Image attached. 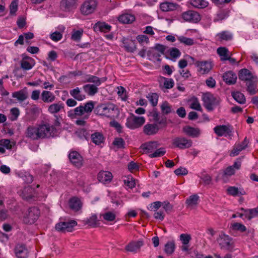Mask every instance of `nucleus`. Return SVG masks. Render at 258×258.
Returning a JSON list of instances; mask_svg holds the SVG:
<instances>
[{
	"label": "nucleus",
	"instance_id": "obj_1",
	"mask_svg": "<svg viewBox=\"0 0 258 258\" xmlns=\"http://www.w3.org/2000/svg\"><path fill=\"white\" fill-rule=\"evenodd\" d=\"M94 107L92 101H89L85 104L84 106L80 105L74 109L71 110L68 112V116L72 119L76 118L77 116H81L85 113L87 114L84 116V119H88L89 114L93 110Z\"/></svg>",
	"mask_w": 258,
	"mask_h": 258
},
{
	"label": "nucleus",
	"instance_id": "obj_2",
	"mask_svg": "<svg viewBox=\"0 0 258 258\" xmlns=\"http://www.w3.org/2000/svg\"><path fill=\"white\" fill-rule=\"evenodd\" d=\"M37 127L40 139L53 137L56 133V129L49 123L40 124Z\"/></svg>",
	"mask_w": 258,
	"mask_h": 258
},
{
	"label": "nucleus",
	"instance_id": "obj_3",
	"mask_svg": "<svg viewBox=\"0 0 258 258\" xmlns=\"http://www.w3.org/2000/svg\"><path fill=\"white\" fill-rule=\"evenodd\" d=\"M77 222L74 220L64 219L55 225L56 230L61 232H72Z\"/></svg>",
	"mask_w": 258,
	"mask_h": 258
},
{
	"label": "nucleus",
	"instance_id": "obj_4",
	"mask_svg": "<svg viewBox=\"0 0 258 258\" xmlns=\"http://www.w3.org/2000/svg\"><path fill=\"white\" fill-rule=\"evenodd\" d=\"M145 122L143 116H136L132 114L126 119V126L130 129H135L142 126Z\"/></svg>",
	"mask_w": 258,
	"mask_h": 258
},
{
	"label": "nucleus",
	"instance_id": "obj_5",
	"mask_svg": "<svg viewBox=\"0 0 258 258\" xmlns=\"http://www.w3.org/2000/svg\"><path fill=\"white\" fill-rule=\"evenodd\" d=\"M172 145L180 149H188L192 146V141L184 137H176L173 140Z\"/></svg>",
	"mask_w": 258,
	"mask_h": 258
},
{
	"label": "nucleus",
	"instance_id": "obj_6",
	"mask_svg": "<svg viewBox=\"0 0 258 258\" xmlns=\"http://www.w3.org/2000/svg\"><path fill=\"white\" fill-rule=\"evenodd\" d=\"M97 6L96 0H87L85 1L81 7V11L84 15L91 14L95 10Z\"/></svg>",
	"mask_w": 258,
	"mask_h": 258
},
{
	"label": "nucleus",
	"instance_id": "obj_7",
	"mask_svg": "<svg viewBox=\"0 0 258 258\" xmlns=\"http://www.w3.org/2000/svg\"><path fill=\"white\" fill-rule=\"evenodd\" d=\"M204 106L208 111L213 110V106L216 103V99L213 94L210 93H204L202 96Z\"/></svg>",
	"mask_w": 258,
	"mask_h": 258
},
{
	"label": "nucleus",
	"instance_id": "obj_8",
	"mask_svg": "<svg viewBox=\"0 0 258 258\" xmlns=\"http://www.w3.org/2000/svg\"><path fill=\"white\" fill-rule=\"evenodd\" d=\"M39 211H26L23 216V222L26 224H33L39 216Z\"/></svg>",
	"mask_w": 258,
	"mask_h": 258
},
{
	"label": "nucleus",
	"instance_id": "obj_9",
	"mask_svg": "<svg viewBox=\"0 0 258 258\" xmlns=\"http://www.w3.org/2000/svg\"><path fill=\"white\" fill-rule=\"evenodd\" d=\"M182 18L187 22L197 23L201 20L199 14L194 11H187L182 13Z\"/></svg>",
	"mask_w": 258,
	"mask_h": 258
},
{
	"label": "nucleus",
	"instance_id": "obj_10",
	"mask_svg": "<svg viewBox=\"0 0 258 258\" xmlns=\"http://www.w3.org/2000/svg\"><path fill=\"white\" fill-rule=\"evenodd\" d=\"M258 79L257 77L245 83L246 90L250 95H253L258 92Z\"/></svg>",
	"mask_w": 258,
	"mask_h": 258
},
{
	"label": "nucleus",
	"instance_id": "obj_11",
	"mask_svg": "<svg viewBox=\"0 0 258 258\" xmlns=\"http://www.w3.org/2000/svg\"><path fill=\"white\" fill-rule=\"evenodd\" d=\"M71 162L76 167L80 168L83 165V157L77 151H71L69 154Z\"/></svg>",
	"mask_w": 258,
	"mask_h": 258
},
{
	"label": "nucleus",
	"instance_id": "obj_12",
	"mask_svg": "<svg viewBox=\"0 0 258 258\" xmlns=\"http://www.w3.org/2000/svg\"><path fill=\"white\" fill-rule=\"evenodd\" d=\"M22 59L21 61V67L25 70L31 69L35 65V60L32 57L26 55L25 54H22Z\"/></svg>",
	"mask_w": 258,
	"mask_h": 258
},
{
	"label": "nucleus",
	"instance_id": "obj_13",
	"mask_svg": "<svg viewBox=\"0 0 258 258\" xmlns=\"http://www.w3.org/2000/svg\"><path fill=\"white\" fill-rule=\"evenodd\" d=\"M159 129L157 123H147L143 127V132L147 136H153L158 133Z\"/></svg>",
	"mask_w": 258,
	"mask_h": 258
},
{
	"label": "nucleus",
	"instance_id": "obj_14",
	"mask_svg": "<svg viewBox=\"0 0 258 258\" xmlns=\"http://www.w3.org/2000/svg\"><path fill=\"white\" fill-rule=\"evenodd\" d=\"M159 146V144L157 141H150L143 144L140 148L144 153L149 154L152 153Z\"/></svg>",
	"mask_w": 258,
	"mask_h": 258
},
{
	"label": "nucleus",
	"instance_id": "obj_15",
	"mask_svg": "<svg viewBox=\"0 0 258 258\" xmlns=\"http://www.w3.org/2000/svg\"><path fill=\"white\" fill-rule=\"evenodd\" d=\"M35 195L34 189L31 186H28L25 187L23 190L22 197L24 200L30 202L35 200Z\"/></svg>",
	"mask_w": 258,
	"mask_h": 258
},
{
	"label": "nucleus",
	"instance_id": "obj_16",
	"mask_svg": "<svg viewBox=\"0 0 258 258\" xmlns=\"http://www.w3.org/2000/svg\"><path fill=\"white\" fill-rule=\"evenodd\" d=\"M114 106L113 104H102L99 107L98 110L101 115L110 117L114 111Z\"/></svg>",
	"mask_w": 258,
	"mask_h": 258
},
{
	"label": "nucleus",
	"instance_id": "obj_17",
	"mask_svg": "<svg viewBox=\"0 0 258 258\" xmlns=\"http://www.w3.org/2000/svg\"><path fill=\"white\" fill-rule=\"evenodd\" d=\"M15 253L18 258H27L29 251L24 244H17L15 248Z\"/></svg>",
	"mask_w": 258,
	"mask_h": 258
},
{
	"label": "nucleus",
	"instance_id": "obj_18",
	"mask_svg": "<svg viewBox=\"0 0 258 258\" xmlns=\"http://www.w3.org/2000/svg\"><path fill=\"white\" fill-rule=\"evenodd\" d=\"M112 177V173L107 171H101L97 175L98 180L104 184L109 183L111 181Z\"/></svg>",
	"mask_w": 258,
	"mask_h": 258
},
{
	"label": "nucleus",
	"instance_id": "obj_19",
	"mask_svg": "<svg viewBox=\"0 0 258 258\" xmlns=\"http://www.w3.org/2000/svg\"><path fill=\"white\" fill-rule=\"evenodd\" d=\"M255 77L256 76L253 75L251 72L247 69H242L239 71V79L244 81L245 83Z\"/></svg>",
	"mask_w": 258,
	"mask_h": 258
},
{
	"label": "nucleus",
	"instance_id": "obj_20",
	"mask_svg": "<svg viewBox=\"0 0 258 258\" xmlns=\"http://www.w3.org/2000/svg\"><path fill=\"white\" fill-rule=\"evenodd\" d=\"M183 132L187 136L191 138H198L201 134L200 130L198 128H195L189 125L183 127Z\"/></svg>",
	"mask_w": 258,
	"mask_h": 258
},
{
	"label": "nucleus",
	"instance_id": "obj_21",
	"mask_svg": "<svg viewBox=\"0 0 258 258\" xmlns=\"http://www.w3.org/2000/svg\"><path fill=\"white\" fill-rule=\"evenodd\" d=\"M143 244L142 240L133 241L125 246V249L130 252H137Z\"/></svg>",
	"mask_w": 258,
	"mask_h": 258
},
{
	"label": "nucleus",
	"instance_id": "obj_22",
	"mask_svg": "<svg viewBox=\"0 0 258 258\" xmlns=\"http://www.w3.org/2000/svg\"><path fill=\"white\" fill-rule=\"evenodd\" d=\"M26 135L27 137L34 140L40 139L37 127L33 126H28L26 130Z\"/></svg>",
	"mask_w": 258,
	"mask_h": 258
},
{
	"label": "nucleus",
	"instance_id": "obj_23",
	"mask_svg": "<svg viewBox=\"0 0 258 258\" xmlns=\"http://www.w3.org/2000/svg\"><path fill=\"white\" fill-rule=\"evenodd\" d=\"M197 66L200 68V72L202 74H208L212 68L211 62L208 61H198Z\"/></svg>",
	"mask_w": 258,
	"mask_h": 258
},
{
	"label": "nucleus",
	"instance_id": "obj_24",
	"mask_svg": "<svg viewBox=\"0 0 258 258\" xmlns=\"http://www.w3.org/2000/svg\"><path fill=\"white\" fill-rule=\"evenodd\" d=\"M160 79V82L163 81V84H160V86L162 90L164 92H165V89H170L174 87V82L172 79L164 77H161Z\"/></svg>",
	"mask_w": 258,
	"mask_h": 258
},
{
	"label": "nucleus",
	"instance_id": "obj_25",
	"mask_svg": "<svg viewBox=\"0 0 258 258\" xmlns=\"http://www.w3.org/2000/svg\"><path fill=\"white\" fill-rule=\"evenodd\" d=\"M69 206L72 210H81L83 206V202L80 198L74 197L70 199Z\"/></svg>",
	"mask_w": 258,
	"mask_h": 258
},
{
	"label": "nucleus",
	"instance_id": "obj_26",
	"mask_svg": "<svg viewBox=\"0 0 258 258\" xmlns=\"http://www.w3.org/2000/svg\"><path fill=\"white\" fill-rule=\"evenodd\" d=\"M228 194L233 197L240 196L246 194L245 191L242 188H238L235 186H228L227 188Z\"/></svg>",
	"mask_w": 258,
	"mask_h": 258
},
{
	"label": "nucleus",
	"instance_id": "obj_27",
	"mask_svg": "<svg viewBox=\"0 0 258 258\" xmlns=\"http://www.w3.org/2000/svg\"><path fill=\"white\" fill-rule=\"evenodd\" d=\"M83 89L90 96H94L98 92V87L91 84L84 85Z\"/></svg>",
	"mask_w": 258,
	"mask_h": 258
},
{
	"label": "nucleus",
	"instance_id": "obj_28",
	"mask_svg": "<svg viewBox=\"0 0 258 258\" xmlns=\"http://www.w3.org/2000/svg\"><path fill=\"white\" fill-rule=\"evenodd\" d=\"M241 165V160L239 158H237L232 166L227 167V175L231 176L235 173L236 170H239Z\"/></svg>",
	"mask_w": 258,
	"mask_h": 258
},
{
	"label": "nucleus",
	"instance_id": "obj_29",
	"mask_svg": "<svg viewBox=\"0 0 258 258\" xmlns=\"http://www.w3.org/2000/svg\"><path fill=\"white\" fill-rule=\"evenodd\" d=\"M70 95L78 101H82L86 98V95L82 93L79 87H76L70 91Z\"/></svg>",
	"mask_w": 258,
	"mask_h": 258
},
{
	"label": "nucleus",
	"instance_id": "obj_30",
	"mask_svg": "<svg viewBox=\"0 0 258 258\" xmlns=\"http://www.w3.org/2000/svg\"><path fill=\"white\" fill-rule=\"evenodd\" d=\"M111 27L105 22H98L94 26L95 31H99L104 33H107L110 31Z\"/></svg>",
	"mask_w": 258,
	"mask_h": 258
},
{
	"label": "nucleus",
	"instance_id": "obj_31",
	"mask_svg": "<svg viewBox=\"0 0 258 258\" xmlns=\"http://www.w3.org/2000/svg\"><path fill=\"white\" fill-rule=\"evenodd\" d=\"M63 108L64 104L61 101H59L57 103L51 104L48 108V111L51 114H55L59 112Z\"/></svg>",
	"mask_w": 258,
	"mask_h": 258
},
{
	"label": "nucleus",
	"instance_id": "obj_32",
	"mask_svg": "<svg viewBox=\"0 0 258 258\" xmlns=\"http://www.w3.org/2000/svg\"><path fill=\"white\" fill-rule=\"evenodd\" d=\"M77 0H62L61 6L66 11H70L76 8Z\"/></svg>",
	"mask_w": 258,
	"mask_h": 258
},
{
	"label": "nucleus",
	"instance_id": "obj_33",
	"mask_svg": "<svg viewBox=\"0 0 258 258\" xmlns=\"http://www.w3.org/2000/svg\"><path fill=\"white\" fill-rule=\"evenodd\" d=\"M118 20L123 24H131L135 20V17L134 15L126 13L119 16Z\"/></svg>",
	"mask_w": 258,
	"mask_h": 258
},
{
	"label": "nucleus",
	"instance_id": "obj_34",
	"mask_svg": "<svg viewBox=\"0 0 258 258\" xmlns=\"http://www.w3.org/2000/svg\"><path fill=\"white\" fill-rule=\"evenodd\" d=\"M83 221L85 224H87L91 227H97L99 225V221L97 218V215L95 214L92 215L89 218L85 219Z\"/></svg>",
	"mask_w": 258,
	"mask_h": 258
},
{
	"label": "nucleus",
	"instance_id": "obj_35",
	"mask_svg": "<svg viewBox=\"0 0 258 258\" xmlns=\"http://www.w3.org/2000/svg\"><path fill=\"white\" fill-rule=\"evenodd\" d=\"M41 98L45 103H51L54 101L55 97L52 93L48 91H43L41 93Z\"/></svg>",
	"mask_w": 258,
	"mask_h": 258
},
{
	"label": "nucleus",
	"instance_id": "obj_36",
	"mask_svg": "<svg viewBox=\"0 0 258 258\" xmlns=\"http://www.w3.org/2000/svg\"><path fill=\"white\" fill-rule=\"evenodd\" d=\"M178 5L173 3L164 2L160 5V9L162 11H172L177 9Z\"/></svg>",
	"mask_w": 258,
	"mask_h": 258
},
{
	"label": "nucleus",
	"instance_id": "obj_37",
	"mask_svg": "<svg viewBox=\"0 0 258 258\" xmlns=\"http://www.w3.org/2000/svg\"><path fill=\"white\" fill-rule=\"evenodd\" d=\"M84 83L89 82L92 83L94 85L98 87L101 85V80L100 78L91 75H86L85 76Z\"/></svg>",
	"mask_w": 258,
	"mask_h": 258
},
{
	"label": "nucleus",
	"instance_id": "obj_38",
	"mask_svg": "<svg viewBox=\"0 0 258 258\" xmlns=\"http://www.w3.org/2000/svg\"><path fill=\"white\" fill-rule=\"evenodd\" d=\"M78 184L87 192L90 190V185L91 183L89 182L88 179L85 176H81L78 179Z\"/></svg>",
	"mask_w": 258,
	"mask_h": 258
},
{
	"label": "nucleus",
	"instance_id": "obj_39",
	"mask_svg": "<svg viewBox=\"0 0 258 258\" xmlns=\"http://www.w3.org/2000/svg\"><path fill=\"white\" fill-rule=\"evenodd\" d=\"M147 56L150 60L152 61H159L160 60V57L161 54L160 53L156 51V50L151 48L147 52Z\"/></svg>",
	"mask_w": 258,
	"mask_h": 258
},
{
	"label": "nucleus",
	"instance_id": "obj_40",
	"mask_svg": "<svg viewBox=\"0 0 258 258\" xmlns=\"http://www.w3.org/2000/svg\"><path fill=\"white\" fill-rule=\"evenodd\" d=\"M199 196L197 194L192 195L187 198L185 203L188 208H192L194 206L197 205L199 201Z\"/></svg>",
	"mask_w": 258,
	"mask_h": 258
},
{
	"label": "nucleus",
	"instance_id": "obj_41",
	"mask_svg": "<svg viewBox=\"0 0 258 258\" xmlns=\"http://www.w3.org/2000/svg\"><path fill=\"white\" fill-rule=\"evenodd\" d=\"M92 142L96 145H99L103 143L104 138L102 133L99 132H95L91 136Z\"/></svg>",
	"mask_w": 258,
	"mask_h": 258
},
{
	"label": "nucleus",
	"instance_id": "obj_42",
	"mask_svg": "<svg viewBox=\"0 0 258 258\" xmlns=\"http://www.w3.org/2000/svg\"><path fill=\"white\" fill-rule=\"evenodd\" d=\"M12 97L16 98L19 102H23L25 100L27 97V93L23 90L14 92L12 93Z\"/></svg>",
	"mask_w": 258,
	"mask_h": 258
},
{
	"label": "nucleus",
	"instance_id": "obj_43",
	"mask_svg": "<svg viewBox=\"0 0 258 258\" xmlns=\"http://www.w3.org/2000/svg\"><path fill=\"white\" fill-rule=\"evenodd\" d=\"M232 96L233 99L238 103L243 104L245 103L246 99L245 96L239 91L233 92Z\"/></svg>",
	"mask_w": 258,
	"mask_h": 258
},
{
	"label": "nucleus",
	"instance_id": "obj_44",
	"mask_svg": "<svg viewBox=\"0 0 258 258\" xmlns=\"http://www.w3.org/2000/svg\"><path fill=\"white\" fill-rule=\"evenodd\" d=\"M190 4L198 9H204L208 6V2L205 0H190Z\"/></svg>",
	"mask_w": 258,
	"mask_h": 258
},
{
	"label": "nucleus",
	"instance_id": "obj_45",
	"mask_svg": "<svg viewBox=\"0 0 258 258\" xmlns=\"http://www.w3.org/2000/svg\"><path fill=\"white\" fill-rule=\"evenodd\" d=\"M161 110L163 114L167 115L174 111L172 108V106L167 101H164L161 105Z\"/></svg>",
	"mask_w": 258,
	"mask_h": 258
},
{
	"label": "nucleus",
	"instance_id": "obj_46",
	"mask_svg": "<svg viewBox=\"0 0 258 258\" xmlns=\"http://www.w3.org/2000/svg\"><path fill=\"white\" fill-rule=\"evenodd\" d=\"M237 79V75L234 72L231 71L227 72V84L229 85L235 84Z\"/></svg>",
	"mask_w": 258,
	"mask_h": 258
},
{
	"label": "nucleus",
	"instance_id": "obj_47",
	"mask_svg": "<svg viewBox=\"0 0 258 258\" xmlns=\"http://www.w3.org/2000/svg\"><path fill=\"white\" fill-rule=\"evenodd\" d=\"M238 136L237 132L234 130L233 127L229 124H227V139L231 140L237 138Z\"/></svg>",
	"mask_w": 258,
	"mask_h": 258
},
{
	"label": "nucleus",
	"instance_id": "obj_48",
	"mask_svg": "<svg viewBox=\"0 0 258 258\" xmlns=\"http://www.w3.org/2000/svg\"><path fill=\"white\" fill-rule=\"evenodd\" d=\"M83 30L74 29L72 32L71 39L75 42H80L83 34Z\"/></svg>",
	"mask_w": 258,
	"mask_h": 258
},
{
	"label": "nucleus",
	"instance_id": "obj_49",
	"mask_svg": "<svg viewBox=\"0 0 258 258\" xmlns=\"http://www.w3.org/2000/svg\"><path fill=\"white\" fill-rule=\"evenodd\" d=\"M175 249V244L174 241L167 242L165 245L164 251L168 255L172 254Z\"/></svg>",
	"mask_w": 258,
	"mask_h": 258
},
{
	"label": "nucleus",
	"instance_id": "obj_50",
	"mask_svg": "<svg viewBox=\"0 0 258 258\" xmlns=\"http://www.w3.org/2000/svg\"><path fill=\"white\" fill-rule=\"evenodd\" d=\"M189 101L190 102V107L191 108L198 111H200L202 109L200 103L196 97L193 96Z\"/></svg>",
	"mask_w": 258,
	"mask_h": 258
},
{
	"label": "nucleus",
	"instance_id": "obj_51",
	"mask_svg": "<svg viewBox=\"0 0 258 258\" xmlns=\"http://www.w3.org/2000/svg\"><path fill=\"white\" fill-rule=\"evenodd\" d=\"M230 228L232 230L238 231L240 232H243L246 230V228L243 224L238 222L232 223Z\"/></svg>",
	"mask_w": 258,
	"mask_h": 258
},
{
	"label": "nucleus",
	"instance_id": "obj_52",
	"mask_svg": "<svg viewBox=\"0 0 258 258\" xmlns=\"http://www.w3.org/2000/svg\"><path fill=\"white\" fill-rule=\"evenodd\" d=\"M147 98L153 106H156L157 105L159 96L157 93H150L147 96Z\"/></svg>",
	"mask_w": 258,
	"mask_h": 258
},
{
	"label": "nucleus",
	"instance_id": "obj_53",
	"mask_svg": "<svg viewBox=\"0 0 258 258\" xmlns=\"http://www.w3.org/2000/svg\"><path fill=\"white\" fill-rule=\"evenodd\" d=\"M213 130L218 137H222L226 134V125H217Z\"/></svg>",
	"mask_w": 258,
	"mask_h": 258
},
{
	"label": "nucleus",
	"instance_id": "obj_54",
	"mask_svg": "<svg viewBox=\"0 0 258 258\" xmlns=\"http://www.w3.org/2000/svg\"><path fill=\"white\" fill-rule=\"evenodd\" d=\"M166 153V150L164 148H160L156 149V150L153 153L149 154V156L151 158H157L163 156Z\"/></svg>",
	"mask_w": 258,
	"mask_h": 258
},
{
	"label": "nucleus",
	"instance_id": "obj_55",
	"mask_svg": "<svg viewBox=\"0 0 258 258\" xmlns=\"http://www.w3.org/2000/svg\"><path fill=\"white\" fill-rule=\"evenodd\" d=\"M112 144L118 149H124L125 148V142L122 138H116Z\"/></svg>",
	"mask_w": 258,
	"mask_h": 258
},
{
	"label": "nucleus",
	"instance_id": "obj_56",
	"mask_svg": "<svg viewBox=\"0 0 258 258\" xmlns=\"http://www.w3.org/2000/svg\"><path fill=\"white\" fill-rule=\"evenodd\" d=\"M101 216L103 217L104 220L108 222L114 221L116 218V215L112 212L108 211L101 215Z\"/></svg>",
	"mask_w": 258,
	"mask_h": 258
},
{
	"label": "nucleus",
	"instance_id": "obj_57",
	"mask_svg": "<svg viewBox=\"0 0 258 258\" xmlns=\"http://www.w3.org/2000/svg\"><path fill=\"white\" fill-rule=\"evenodd\" d=\"M200 177L201 180H202L205 185H209L212 182L211 177L209 174H207L205 172L201 173Z\"/></svg>",
	"mask_w": 258,
	"mask_h": 258
},
{
	"label": "nucleus",
	"instance_id": "obj_58",
	"mask_svg": "<svg viewBox=\"0 0 258 258\" xmlns=\"http://www.w3.org/2000/svg\"><path fill=\"white\" fill-rule=\"evenodd\" d=\"M180 42L188 46L192 45L194 44V40L192 38H187L184 36H180L178 38Z\"/></svg>",
	"mask_w": 258,
	"mask_h": 258
},
{
	"label": "nucleus",
	"instance_id": "obj_59",
	"mask_svg": "<svg viewBox=\"0 0 258 258\" xmlns=\"http://www.w3.org/2000/svg\"><path fill=\"white\" fill-rule=\"evenodd\" d=\"M217 240L221 248H224L226 246V235L223 232L219 235V237Z\"/></svg>",
	"mask_w": 258,
	"mask_h": 258
},
{
	"label": "nucleus",
	"instance_id": "obj_60",
	"mask_svg": "<svg viewBox=\"0 0 258 258\" xmlns=\"http://www.w3.org/2000/svg\"><path fill=\"white\" fill-rule=\"evenodd\" d=\"M217 53L222 61L226 60V47H220L217 49Z\"/></svg>",
	"mask_w": 258,
	"mask_h": 258
},
{
	"label": "nucleus",
	"instance_id": "obj_61",
	"mask_svg": "<svg viewBox=\"0 0 258 258\" xmlns=\"http://www.w3.org/2000/svg\"><path fill=\"white\" fill-rule=\"evenodd\" d=\"M231 52H229L227 49V61L232 66L238 65L239 62L236 60V59L231 57Z\"/></svg>",
	"mask_w": 258,
	"mask_h": 258
},
{
	"label": "nucleus",
	"instance_id": "obj_62",
	"mask_svg": "<svg viewBox=\"0 0 258 258\" xmlns=\"http://www.w3.org/2000/svg\"><path fill=\"white\" fill-rule=\"evenodd\" d=\"M10 112L12 115L11 120L12 121L17 120L20 114L19 109L16 107L13 108L11 109Z\"/></svg>",
	"mask_w": 258,
	"mask_h": 258
},
{
	"label": "nucleus",
	"instance_id": "obj_63",
	"mask_svg": "<svg viewBox=\"0 0 258 258\" xmlns=\"http://www.w3.org/2000/svg\"><path fill=\"white\" fill-rule=\"evenodd\" d=\"M62 37V34L58 31H55L50 34V39L55 42L59 41Z\"/></svg>",
	"mask_w": 258,
	"mask_h": 258
},
{
	"label": "nucleus",
	"instance_id": "obj_64",
	"mask_svg": "<svg viewBox=\"0 0 258 258\" xmlns=\"http://www.w3.org/2000/svg\"><path fill=\"white\" fill-rule=\"evenodd\" d=\"M170 56L174 58L179 57L181 55V52L178 49L176 48H171L169 49Z\"/></svg>",
	"mask_w": 258,
	"mask_h": 258
}]
</instances>
